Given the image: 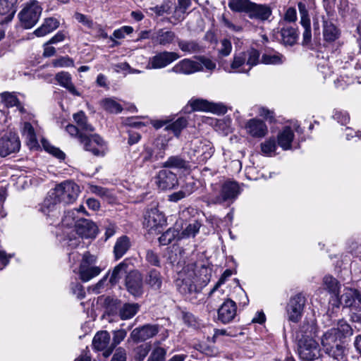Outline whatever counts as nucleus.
<instances>
[{
    "mask_svg": "<svg viewBox=\"0 0 361 361\" xmlns=\"http://www.w3.org/2000/svg\"><path fill=\"white\" fill-rule=\"evenodd\" d=\"M78 212V210H71L68 211L65 213L64 216L61 220V225L63 227L67 228L68 230L71 229L69 232H71L73 229H75V223H77L75 214ZM66 232H68V231H65Z\"/></svg>",
    "mask_w": 361,
    "mask_h": 361,
    "instance_id": "49530a36",
    "label": "nucleus"
},
{
    "mask_svg": "<svg viewBox=\"0 0 361 361\" xmlns=\"http://www.w3.org/2000/svg\"><path fill=\"white\" fill-rule=\"evenodd\" d=\"M20 141L14 132H7L0 138V157H6L19 152Z\"/></svg>",
    "mask_w": 361,
    "mask_h": 361,
    "instance_id": "1a4fd4ad",
    "label": "nucleus"
},
{
    "mask_svg": "<svg viewBox=\"0 0 361 361\" xmlns=\"http://www.w3.org/2000/svg\"><path fill=\"white\" fill-rule=\"evenodd\" d=\"M194 273H191L188 276H184L180 273L178 279L176 280V286L178 291L183 295L190 294L197 291V286L193 281Z\"/></svg>",
    "mask_w": 361,
    "mask_h": 361,
    "instance_id": "412c9836",
    "label": "nucleus"
},
{
    "mask_svg": "<svg viewBox=\"0 0 361 361\" xmlns=\"http://www.w3.org/2000/svg\"><path fill=\"white\" fill-rule=\"evenodd\" d=\"M333 306L348 307L351 310H361V290L352 288H345L341 295L330 300Z\"/></svg>",
    "mask_w": 361,
    "mask_h": 361,
    "instance_id": "20e7f679",
    "label": "nucleus"
},
{
    "mask_svg": "<svg viewBox=\"0 0 361 361\" xmlns=\"http://www.w3.org/2000/svg\"><path fill=\"white\" fill-rule=\"evenodd\" d=\"M333 117L341 125H345L350 121L349 114L346 111H336Z\"/></svg>",
    "mask_w": 361,
    "mask_h": 361,
    "instance_id": "69168bd1",
    "label": "nucleus"
},
{
    "mask_svg": "<svg viewBox=\"0 0 361 361\" xmlns=\"http://www.w3.org/2000/svg\"><path fill=\"white\" fill-rule=\"evenodd\" d=\"M324 350L330 357L339 360L343 356L344 346L343 344L334 345V346H331L328 349H325Z\"/></svg>",
    "mask_w": 361,
    "mask_h": 361,
    "instance_id": "13d9d810",
    "label": "nucleus"
},
{
    "mask_svg": "<svg viewBox=\"0 0 361 361\" xmlns=\"http://www.w3.org/2000/svg\"><path fill=\"white\" fill-rule=\"evenodd\" d=\"M110 334L106 331H102L95 334L92 341L94 348L99 351L104 350L106 353L109 348Z\"/></svg>",
    "mask_w": 361,
    "mask_h": 361,
    "instance_id": "cd10ccee",
    "label": "nucleus"
},
{
    "mask_svg": "<svg viewBox=\"0 0 361 361\" xmlns=\"http://www.w3.org/2000/svg\"><path fill=\"white\" fill-rule=\"evenodd\" d=\"M166 354L164 348L157 347L153 350L147 361H161L165 358Z\"/></svg>",
    "mask_w": 361,
    "mask_h": 361,
    "instance_id": "e2e57ef3",
    "label": "nucleus"
},
{
    "mask_svg": "<svg viewBox=\"0 0 361 361\" xmlns=\"http://www.w3.org/2000/svg\"><path fill=\"white\" fill-rule=\"evenodd\" d=\"M18 0H0V15L5 16V20L13 19L16 12Z\"/></svg>",
    "mask_w": 361,
    "mask_h": 361,
    "instance_id": "c85d7f7f",
    "label": "nucleus"
},
{
    "mask_svg": "<svg viewBox=\"0 0 361 361\" xmlns=\"http://www.w3.org/2000/svg\"><path fill=\"white\" fill-rule=\"evenodd\" d=\"M126 286L128 292L134 296L142 294V277L137 271H130L126 278Z\"/></svg>",
    "mask_w": 361,
    "mask_h": 361,
    "instance_id": "dca6fc26",
    "label": "nucleus"
},
{
    "mask_svg": "<svg viewBox=\"0 0 361 361\" xmlns=\"http://www.w3.org/2000/svg\"><path fill=\"white\" fill-rule=\"evenodd\" d=\"M326 289L332 294L331 299L339 295L340 284L338 280L331 276H325L323 279Z\"/></svg>",
    "mask_w": 361,
    "mask_h": 361,
    "instance_id": "58836bf2",
    "label": "nucleus"
},
{
    "mask_svg": "<svg viewBox=\"0 0 361 361\" xmlns=\"http://www.w3.org/2000/svg\"><path fill=\"white\" fill-rule=\"evenodd\" d=\"M190 0H177V4L173 7L171 18L176 22L182 21L187 13L188 9L191 6Z\"/></svg>",
    "mask_w": 361,
    "mask_h": 361,
    "instance_id": "a878e982",
    "label": "nucleus"
},
{
    "mask_svg": "<svg viewBox=\"0 0 361 361\" xmlns=\"http://www.w3.org/2000/svg\"><path fill=\"white\" fill-rule=\"evenodd\" d=\"M232 275V271L230 269H226L224 273L222 274L221 278L218 281V282L216 283V285L214 286V288L212 289V290L209 293L210 297H217L219 298L221 295L223 294V292L219 290V287L224 283L226 280L230 277Z\"/></svg>",
    "mask_w": 361,
    "mask_h": 361,
    "instance_id": "864d4df0",
    "label": "nucleus"
},
{
    "mask_svg": "<svg viewBox=\"0 0 361 361\" xmlns=\"http://www.w3.org/2000/svg\"><path fill=\"white\" fill-rule=\"evenodd\" d=\"M176 35L174 32L166 28L159 29L151 36V39L154 43L161 46H166L171 44L176 39Z\"/></svg>",
    "mask_w": 361,
    "mask_h": 361,
    "instance_id": "4be33fe9",
    "label": "nucleus"
},
{
    "mask_svg": "<svg viewBox=\"0 0 361 361\" xmlns=\"http://www.w3.org/2000/svg\"><path fill=\"white\" fill-rule=\"evenodd\" d=\"M323 22V36L326 41L334 42L339 36V32L337 27L332 22L327 20L324 16L322 17Z\"/></svg>",
    "mask_w": 361,
    "mask_h": 361,
    "instance_id": "7c9ffc66",
    "label": "nucleus"
},
{
    "mask_svg": "<svg viewBox=\"0 0 361 361\" xmlns=\"http://www.w3.org/2000/svg\"><path fill=\"white\" fill-rule=\"evenodd\" d=\"M335 330L336 334L341 338L350 337L353 334V329L345 320H339L337 324V327L332 328Z\"/></svg>",
    "mask_w": 361,
    "mask_h": 361,
    "instance_id": "c03bdc74",
    "label": "nucleus"
},
{
    "mask_svg": "<svg viewBox=\"0 0 361 361\" xmlns=\"http://www.w3.org/2000/svg\"><path fill=\"white\" fill-rule=\"evenodd\" d=\"M283 20L288 23L295 22L297 20L296 9L293 7H289L284 14Z\"/></svg>",
    "mask_w": 361,
    "mask_h": 361,
    "instance_id": "774afa93",
    "label": "nucleus"
},
{
    "mask_svg": "<svg viewBox=\"0 0 361 361\" xmlns=\"http://www.w3.org/2000/svg\"><path fill=\"white\" fill-rule=\"evenodd\" d=\"M73 119L77 124V127L85 132H93L94 128L87 123V118L85 114L80 111L73 114Z\"/></svg>",
    "mask_w": 361,
    "mask_h": 361,
    "instance_id": "79ce46f5",
    "label": "nucleus"
},
{
    "mask_svg": "<svg viewBox=\"0 0 361 361\" xmlns=\"http://www.w3.org/2000/svg\"><path fill=\"white\" fill-rule=\"evenodd\" d=\"M163 149L158 152L157 154H154V151L152 147H147L145 148L144 151L142 153V161L143 162L147 161H155L159 160V159L164 158L165 153L164 149L166 145L164 144L162 145Z\"/></svg>",
    "mask_w": 361,
    "mask_h": 361,
    "instance_id": "37998d69",
    "label": "nucleus"
},
{
    "mask_svg": "<svg viewBox=\"0 0 361 361\" xmlns=\"http://www.w3.org/2000/svg\"><path fill=\"white\" fill-rule=\"evenodd\" d=\"M190 105L191 110L190 111H213L214 110V104L208 102L204 99H195L190 100L189 102Z\"/></svg>",
    "mask_w": 361,
    "mask_h": 361,
    "instance_id": "09e8293b",
    "label": "nucleus"
},
{
    "mask_svg": "<svg viewBox=\"0 0 361 361\" xmlns=\"http://www.w3.org/2000/svg\"><path fill=\"white\" fill-rule=\"evenodd\" d=\"M100 104L105 111L111 114H118L123 110L121 105L111 98L102 99Z\"/></svg>",
    "mask_w": 361,
    "mask_h": 361,
    "instance_id": "de8ad7c7",
    "label": "nucleus"
},
{
    "mask_svg": "<svg viewBox=\"0 0 361 361\" xmlns=\"http://www.w3.org/2000/svg\"><path fill=\"white\" fill-rule=\"evenodd\" d=\"M237 314L235 302L231 300H226L218 310V319L223 324L232 322Z\"/></svg>",
    "mask_w": 361,
    "mask_h": 361,
    "instance_id": "f3484780",
    "label": "nucleus"
},
{
    "mask_svg": "<svg viewBox=\"0 0 361 361\" xmlns=\"http://www.w3.org/2000/svg\"><path fill=\"white\" fill-rule=\"evenodd\" d=\"M188 124L187 120L183 117L178 118L173 123L168 125L166 130H171L176 136H178L181 130L186 127Z\"/></svg>",
    "mask_w": 361,
    "mask_h": 361,
    "instance_id": "5fc2aeb1",
    "label": "nucleus"
},
{
    "mask_svg": "<svg viewBox=\"0 0 361 361\" xmlns=\"http://www.w3.org/2000/svg\"><path fill=\"white\" fill-rule=\"evenodd\" d=\"M202 70V65L200 63L189 59H184L177 63L170 71L178 74L190 75Z\"/></svg>",
    "mask_w": 361,
    "mask_h": 361,
    "instance_id": "aec40b11",
    "label": "nucleus"
},
{
    "mask_svg": "<svg viewBox=\"0 0 361 361\" xmlns=\"http://www.w3.org/2000/svg\"><path fill=\"white\" fill-rule=\"evenodd\" d=\"M55 79L61 86L66 88L73 95L78 97L81 95L72 82V77L69 73L59 72L56 75Z\"/></svg>",
    "mask_w": 361,
    "mask_h": 361,
    "instance_id": "b1692460",
    "label": "nucleus"
},
{
    "mask_svg": "<svg viewBox=\"0 0 361 361\" xmlns=\"http://www.w3.org/2000/svg\"><path fill=\"white\" fill-rule=\"evenodd\" d=\"M127 332L124 329H119L114 331L113 341L106 353H104L105 357H108L113 351L114 348L118 345L126 338Z\"/></svg>",
    "mask_w": 361,
    "mask_h": 361,
    "instance_id": "603ef678",
    "label": "nucleus"
},
{
    "mask_svg": "<svg viewBox=\"0 0 361 361\" xmlns=\"http://www.w3.org/2000/svg\"><path fill=\"white\" fill-rule=\"evenodd\" d=\"M59 25L60 23L56 18H47L44 19L41 26L34 31V34L38 37H44L56 30Z\"/></svg>",
    "mask_w": 361,
    "mask_h": 361,
    "instance_id": "393cba45",
    "label": "nucleus"
},
{
    "mask_svg": "<svg viewBox=\"0 0 361 361\" xmlns=\"http://www.w3.org/2000/svg\"><path fill=\"white\" fill-rule=\"evenodd\" d=\"M247 17L251 20L265 22L269 20L272 15V9L267 4H257L252 1L247 12Z\"/></svg>",
    "mask_w": 361,
    "mask_h": 361,
    "instance_id": "4468645a",
    "label": "nucleus"
},
{
    "mask_svg": "<svg viewBox=\"0 0 361 361\" xmlns=\"http://www.w3.org/2000/svg\"><path fill=\"white\" fill-rule=\"evenodd\" d=\"M158 332V325L146 324L142 327L133 329L130 334V337L135 342H142L152 338L157 335Z\"/></svg>",
    "mask_w": 361,
    "mask_h": 361,
    "instance_id": "a211bd4d",
    "label": "nucleus"
},
{
    "mask_svg": "<svg viewBox=\"0 0 361 361\" xmlns=\"http://www.w3.org/2000/svg\"><path fill=\"white\" fill-rule=\"evenodd\" d=\"M130 247V241L128 236L123 235L117 239L114 247V254L116 259L121 258Z\"/></svg>",
    "mask_w": 361,
    "mask_h": 361,
    "instance_id": "2f4dec72",
    "label": "nucleus"
},
{
    "mask_svg": "<svg viewBox=\"0 0 361 361\" xmlns=\"http://www.w3.org/2000/svg\"><path fill=\"white\" fill-rule=\"evenodd\" d=\"M240 193V189L237 182L226 181L221 186L220 195L215 198L214 202L219 204L225 202H233Z\"/></svg>",
    "mask_w": 361,
    "mask_h": 361,
    "instance_id": "ddd939ff",
    "label": "nucleus"
},
{
    "mask_svg": "<svg viewBox=\"0 0 361 361\" xmlns=\"http://www.w3.org/2000/svg\"><path fill=\"white\" fill-rule=\"evenodd\" d=\"M22 135L27 141L30 147H36L38 144L36 133L33 126L29 122H25L22 128Z\"/></svg>",
    "mask_w": 361,
    "mask_h": 361,
    "instance_id": "e433bc0d",
    "label": "nucleus"
},
{
    "mask_svg": "<svg viewBox=\"0 0 361 361\" xmlns=\"http://www.w3.org/2000/svg\"><path fill=\"white\" fill-rule=\"evenodd\" d=\"M146 260L152 266L159 267L160 260L158 255L153 250H149L146 252Z\"/></svg>",
    "mask_w": 361,
    "mask_h": 361,
    "instance_id": "0e129e2a",
    "label": "nucleus"
},
{
    "mask_svg": "<svg viewBox=\"0 0 361 361\" xmlns=\"http://www.w3.org/2000/svg\"><path fill=\"white\" fill-rule=\"evenodd\" d=\"M259 51L251 48L245 51L235 54L231 65L224 68L229 73H248L253 66L259 63Z\"/></svg>",
    "mask_w": 361,
    "mask_h": 361,
    "instance_id": "7ed1b4c3",
    "label": "nucleus"
},
{
    "mask_svg": "<svg viewBox=\"0 0 361 361\" xmlns=\"http://www.w3.org/2000/svg\"><path fill=\"white\" fill-rule=\"evenodd\" d=\"M294 139V133L289 126H286L279 133L277 142L283 150L291 149V144Z\"/></svg>",
    "mask_w": 361,
    "mask_h": 361,
    "instance_id": "bb28decb",
    "label": "nucleus"
},
{
    "mask_svg": "<svg viewBox=\"0 0 361 361\" xmlns=\"http://www.w3.org/2000/svg\"><path fill=\"white\" fill-rule=\"evenodd\" d=\"M251 3L250 0H229L228 6L233 12L247 14Z\"/></svg>",
    "mask_w": 361,
    "mask_h": 361,
    "instance_id": "a19ab883",
    "label": "nucleus"
},
{
    "mask_svg": "<svg viewBox=\"0 0 361 361\" xmlns=\"http://www.w3.org/2000/svg\"><path fill=\"white\" fill-rule=\"evenodd\" d=\"M1 102L4 103L6 107L11 108L16 106L20 112L24 111V108L21 105L19 99L17 98L14 93L3 92L0 94Z\"/></svg>",
    "mask_w": 361,
    "mask_h": 361,
    "instance_id": "72a5a7b5",
    "label": "nucleus"
},
{
    "mask_svg": "<svg viewBox=\"0 0 361 361\" xmlns=\"http://www.w3.org/2000/svg\"><path fill=\"white\" fill-rule=\"evenodd\" d=\"M165 224L164 215L157 208H152L145 212L143 226L149 232H160Z\"/></svg>",
    "mask_w": 361,
    "mask_h": 361,
    "instance_id": "6e6552de",
    "label": "nucleus"
},
{
    "mask_svg": "<svg viewBox=\"0 0 361 361\" xmlns=\"http://www.w3.org/2000/svg\"><path fill=\"white\" fill-rule=\"evenodd\" d=\"M280 40L284 45L293 46L298 39V30L290 25L283 26L279 32Z\"/></svg>",
    "mask_w": 361,
    "mask_h": 361,
    "instance_id": "5701e85b",
    "label": "nucleus"
},
{
    "mask_svg": "<svg viewBox=\"0 0 361 361\" xmlns=\"http://www.w3.org/2000/svg\"><path fill=\"white\" fill-rule=\"evenodd\" d=\"M180 56L173 51H161L149 58L147 68L148 69H160L165 68L174 61L177 60Z\"/></svg>",
    "mask_w": 361,
    "mask_h": 361,
    "instance_id": "9b49d317",
    "label": "nucleus"
},
{
    "mask_svg": "<svg viewBox=\"0 0 361 361\" xmlns=\"http://www.w3.org/2000/svg\"><path fill=\"white\" fill-rule=\"evenodd\" d=\"M260 146L262 152L267 156H271L276 149V140L274 137L265 140Z\"/></svg>",
    "mask_w": 361,
    "mask_h": 361,
    "instance_id": "6e6d98bb",
    "label": "nucleus"
},
{
    "mask_svg": "<svg viewBox=\"0 0 361 361\" xmlns=\"http://www.w3.org/2000/svg\"><path fill=\"white\" fill-rule=\"evenodd\" d=\"M298 7L300 15V24L308 25V23H310V19L306 5L302 2H299Z\"/></svg>",
    "mask_w": 361,
    "mask_h": 361,
    "instance_id": "052dcab7",
    "label": "nucleus"
},
{
    "mask_svg": "<svg viewBox=\"0 0 361 361\" xmlns=\"http://www.w3.org/2000/svg\"><path fill=\"white\" fill-rule=\"evenodd\" d=\"M200 227L201 224L197 221L189 224L182 232H180V239L195 237L199 232Z\"/></svg>",
    "mask_w": 361,
    "mask_h": 361,
    "instance_id": "3c124183",
    "label": "nucleus"
},
{
    "mask_svg": "<svg viewBox=\"0 0 361 361\" xmlns=\"http://www.w3.org/2000/svg\"><path fill=\"white\" fill-rule=\"evenodd\" d=\"M157 16H163L165 13L171 14L173 12L172 4L169 1H164L161 5L150 8Z\"/></svg>",
    "mask_w": 361,
    "mask_h": 361,
    "instance_id": "4d7b16f0",
    "label": "nucleus"
},
{
    "mask_svg": "<svg viewBox=\"0 0 361 361\" xmlns=\"http://www.w3.org/2000/svg\"><path fill=\"white\" fill-rule=\"evenodd\" d=\"M156 178L157 186L163 190L173 189L178 185L176 173L166 168L158 172Z\"/></svg>",
    "mask_w": 361,
    "mask_h": 361,
    "instance_id": "2eb2a0df",
    "label": "nucleus"
},
{
    "mask_svg": "<svg viewBox=\"0 0 361 361\" xmlns=\"http://www.w3.org/2000/svg\"><path fill=\"white\" fill-rule=\"evenodd\" d=\"M305 305V297L299 293L292 297L286 306V314L288 321L298 323L302 316Z\"/></svg>",
    "mask_w": 361,
    "mask_h": 361,
    "instance_id": "9d476101",
    "label": "nucleus"
},
{
    "mask_svg": "<svg viewBox=\"0 0 361 361\" xmlns=\"http://www.w3.org/2000/svg\"><path fill=\"white\" fill-rule=\"evenodd\" d=\"M42 8L39 1L30 0L27 2L18 14L22 26L26 29L32 27L39 20Z\"/></svg>",
    "mask_w": 361,
    "mask_h": 361,
    "instance_id": "39448f33",
    "label": "nucleus"
},
{
    "mask_svg": "<svg viewBox=\"0 0 361 361\" xmlns=\"http://www.w3.org/2000/svg\"><path fill=\"white\" fill-rule=\"evenodd\" d=\"M246 133L255 138L264 137L268 133V128L264 121L257 118L248 120L245 125Z\"/></svg>",
    "mask_w": 361,
    "mask_h": 361,
    "instance_id": "6ab92c4d",
    "label": "nucleus"
},
{
    "mask_svg": "<svg viewBox=\"0 0 361 361\" xmlns=\"http://www.w3.org/2000/svg\"><path fill=\"white\" fill-rule=\"evenodd\" d=\"M284 61V56L279 53L264 54L261 62L267 65H279Z\"/></svg>",
    "mask_w": 361,
    "mask_h": 361,
    "instance_id": "8fccbe9b",
    "label": "nucleus"
},
{
    "mask_svg": "<svg viewBox=\"0 0 361 361\" xmlns=\"http://www.w3.org/2000/svg\"><path fill=\"white\" fill-rule=\"evenodd\" d=\"M140 305L137 303L126 302L118 310V316L122 320L133 318L139 311Z\"/></svg>",
    "mask_w": 361,
    "mask_h": 361,
    "instance_id": "473e14b6",
    "label": "nucleus"
},
{
    "mask_svg": "<svg viewBox=\"0 0 361 361\" xmlns=\"http://www.w3.org/2000/svg\"><path fill=\"white\" fill-rule=\"evenodd\" d=\"M334 329H329L322 336V345L324 350L334 345L343 344L341 339L336 334Z\"/></svg>",
    "mask_w": 361,
    "mask_h": 361,
    "instance_id": "c9c22d12",
    "label": "nucleus"
},
{
    "mask_svg": "<svg viewBox=\"0 0 361 361\" xmlns=\"http://www.w3.org/2000/svg\"><path fill=\"white\" fill-rule=\"evenodd\" d=\"M80 192L79 186L71 180H66L56 185L44 199L41 211L46 215L56 209L58 204H68L73 203Z\"/></svg>",
    "mask_w": 361,
    "mask_h": 361,
    "instance_id": "f257e3e1",
    "label": "nucleus"
},
{
    "mask_svg": "<svg viewBox=\"0 0 361 361\" xmlns=\"http://www.w3.org/2000/svg\"><path fill=\"white\" fill-rule=\"evenodd\" d=\"M175 239L181 240L180 231L174 228H170L159 238V241L161 245H166L172 243Z\"/></svg>",
    "mask_w": 361,
    "mask_h": 361,
    "instance_id": "a18cd8bd",
    "label": "nucleus"
},
{
    "mask_svg": "<svg viewBox=\"0 0 361 361\" xmlns=\"http://www.w3.org/2000/svg\"><path fill=\"white\" fill-rule=\"evenodd\" d=\"M161 167L179 170H186L189 168V162L182 158L180 156H171L166 161L162 163Z\"/></svg>",
    "mask_w": 361,
    "mask_h": 361,
    "instance_id": "c756f323",
    "label": "nucleus"
},
{
    "mask_svg": "<svg viewBox=\"0 0 361 361\" xmlns=\"http://www.w3.org/2000/svg\"><path fill=\"white\" fill-rule=\"evenodd\" d=\"M221 23L224 24L225 27L228 28L229 30L235 32H240L243 31V27L240 25H235L230 21L228 18H226L224 16L221 18Z\"/></svg>",
    "mask_w": 361,
    "mask_h": 361,
    "instance_id": "338daca9",
    "label": "nucleus"
},
{
    "mask_svg": "<svg viewBox=\"0 0 361 361\" xmlns=\"http://www.w3.org/2000/svg\"><path fill=\"white\" fill-rule=\"evenodd\" d=\"M97 225L92 221L86 219H78L75 223V229L71 232L63 231L67 240V245L71 248L77 247L80 243L81 238H94L97 234Z\"/></svg>",
    "mask_w": 361,
    "mask_h": 361,
    "instance_id": "f03ea898",
    "label": "nucleus"
},
{
    "mask_svg": "<svg viewBox=\"0 0 361 361\" xmlns=\"http://www.w3.org/2000/svg\"><path fill=\"white\" fill-rule=\"evenodd\" d=\"M145 282L154 290H159L162 284V277L156 269L150 270L145 279Z\"/></svg>",
    "mask_w": 361,
    "mask_h": 361,
    "instance_id": "4c0bfd02",
    "label": "nucleus"
},
{
    "mask_svg": "<svg viewBox=\"0 0 361 361\" xmlns=\"http://www.w3.org/2000/svg\"><path fill=\"white\" fill-rule=\"evenodd\" d=\"M298 351L301 360L312 361L319 355V344L310 336L302 335L298 339Z\"/></svg>",
    "mask_w": 361,
    "mask_h": 361,
    "instance_id": "423d86ee",
    "label": "nucleus"
},
{
    "mask_svg": "<svg viewBox=\"0 0 361 361\" xmlns=\"http://www.w3.org/2000/svg\"><path fill=\"white\" fill-rule=\"evenodd\" d=\"M177 44L179 49L188 54H196L201 51V46L195 40L178 39Z\"/></svg>",
    "mask_w": 361,
    "mask_h": 361,
    "instance_id": "f704fd0d",
    "label": "nucleus"
},
{
    "mask_svg": "<svg viewBox=\"0 0 361 361\" xmlns=\"http://www.w3.org/2000/svg\"><path fill=\"white\" fill-rule=\"evenodd\" d=\"M232 51L231 42L228 39H223L220 41V47L218 49L219 56H228Z\"/></svg>",
    "mask_w": 361,
    "mask_h": 361,
    "instance_id": "bf43d9fd",
    "label": "nucleus"
},
{
    "mask_svg": "<svg viewBox=\"0 0 361 361\" xmlns=\"http://www.w3.org/2000/svg\"><path fill=\"white\" fill-rule=\"evenodd\" d=\"M80 141L84 145L86 151L91 152L94 155L103 156L104 154L105 142L98 135L90 137L85 135H80Z\"/></svg>",
    "mask_w": 361,
    "mask_h": 361,
    "instance_id": "f8f14e48",
    "label": "nucleus"
},
{
    "mask_svg": "<svg viewBox=\"0 0 361 361\" xmlns=\"http://www.w3.org/2000/svg\"><path fill=\"white\" fill-rule=\"evenodd\" d=\"M54 67H71L74 66V61L68 56H61L52 61Z\"/></svg>",
    "mask_w": 361,
    "mask_h": 361,
    "instance_id": "680f3d73",
    "label": "nucleus"
},
{
    "mask_svg": "<svg viewBox=\"0 0 361 361\" xmlns=\"http://www.w3.org/2000/svg\"><path fill=\"white\" fill-rule=\"evenodd\" d=\"M128 267V263L126 259L115 267L110 276L109 282L112 285L117 283L120 279L127 273Z\"/></svg>",
    "mask_w": 361,
    "mask_h": 361,
    "instance_id": "ea45409f",
    "label": "nucleus"
},
{
    "mask_svg": "<svg viewBox=\"0 0 361 361\" xmlns=\"http://www.w3.org/2000/svg\"><path fill=\"white\" fill-rule=\"evenodd\" d=\"M97 257L85 252L82 257L79 267V277L83 282H87L98 276L102 269L96 265Z\"/></svg>",
    "mask_w": 361,
    "mask_h": 361,
    "instance_id": "0eeeda50",
    "label": "nucleus"
}]
</instances>
